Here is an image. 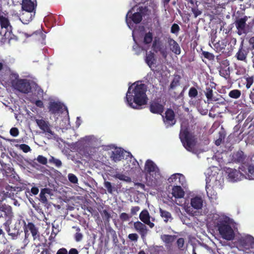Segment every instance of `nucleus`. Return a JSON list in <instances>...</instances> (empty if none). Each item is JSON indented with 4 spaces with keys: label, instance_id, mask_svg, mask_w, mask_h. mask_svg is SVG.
<instances>
[{
    "label": "nucleus",
    "instance_id": "nucleus-60",
    "mask_svg": "<svg viewBox=\"0 0 254 254\" xmlns=\"http://www.w3.org/2000/svg\"><path fill=\"white\" fill-rule=\"evenodd\" d=\"M184 244V240L183 238H179L177 241V245L179 248H182Z\"/></svg>",
    "mask_w": 254,
    "mask_h": 254
},
{
    "label": "nucleus",
    "instance_id": "nucleus-18",
    "mask_svg": "<svg viewBox=\"0 0 254 254\" xmlns=\"http://www.w3.org/2000/svg\"><path fill=\"white\" fill-rule=\"evenodd\" d=\"M240 170L244 174V178L249 180H254V166H242Z\"/></svg>",
    "mask_w": 254,
    "mask_h": 254
},
{
    "label": "nucleus",
    "instance_id": "nucleus-1",
    "mask_svg": "<svg viewBox=\"0 0 254 254\" xmlns=\"http://www.w3.org/2000/svg\"><path fill=\"white\" fill-rule=\"evenodd\" d=\"M146 86L141 82H136L128 87L126 93L125 102L127 105L135 109H140V107L148 102L146 92Z\"/></svg>",
    "mask_w": 254,
    "mask_h": 254
},
{
    "label": "nucleus",
    "instance_id": "nucleus-11",
    "mask_svg": "<svg viewBox=\"0 0 254 254\" xmlns=\"http://www.w3.org/2000/svg\"><path fill=\"white\" fill-rule=\"evenodd\" d=\"M241 247L245 250H249L254 253V237L249 234H243L238 240Z\"/></svg>",
    "mask_w": 254,
    "mask_h": 254
},
{
    "label": "nucleus",
    "instance_id": "nucleus-56",
    "mask_svg": "<svg viewBox=\"0 0 254 254\" xmlns=\"http://www.w3.org/2000/svg\"><path fill=\"white\" fill-rule=\"evenodd\" d=\"M128 238L132 241L136 242L138 240V236L135 233H132L128 235Z\"/></svg>",
    "mask_w": 254,
    "mask_h": 254
},
{
    "label": "nucleus",
    "instance_id": "nucleus-51",
    "mask_svg": "<svg viewBox=\"0 0 254 254\" xmlns=\"http://www.w3.org/2000/svg\"><path fill=\"white\" fill-rule=\"evenodd\" d=\"M180 30V27L177 24H173L171 27V32L172 33L177 34Z\"/></svg>",
    "mask_w": 254,
    "mask_h": 254
},
{
    "label": "nucleus",
    "instance_id": "nucleus-9",
    "mask_svg": "<svg viewBox=\"0 0 254 254\" xmlns=\"http://www.w3.org/2000/svg\"><path fill=\"white\" fill-rule=\"evenodd\" d=\"M39 128L42 130L45 136L49 139L55 137V134L52 130V126L49 121L44 119L43 117H39L38 118H34Z\"/></svg>",
    "mask_w": 254,
    "mask_h": 254
},
{
    "label": "nucleus",
    "instance_id": "nucleus-34",
    "mask_svg": "<svg viewBox=\"0 0 254 254\" xmlns=\"http://www.w3.org/2000/svg\"><path fill=\"white\" fill-rule=\"evenodd\" d=\"M155 60L154 54L153 53L149 52L146 53L145 61L150 67H151L152 65L154 64Z\"/></svg>",
    "mask_w": 254,
    "mask_h": 254
},
{
    "label": "nucleus",
    "instance_id": "nucleus-48",
    "mask_svg": "<svg viewBox=\"0 0 254 254\" xmlns=\"http://www.w3.org/2000/svg\"><path fill=\"white\" fill-rule=\"evenodd\" d=\"M68 180L73 184H77L78 183V179L76 176L71 173H69L68 174Z\"/></svg>",
    "mask_w": 254,
    "mask_h": 254
},
{
    "label": "nucleus",
    "instance_id": "nucleus-55",
    "mask_svg": "<svg viewBox=\"0 0 254 254\" xmlns=\"http://www.w3.org/2000/svg\"><path fill=\"white\" fill-rule=\"evenodd\" d=\"M120 218L122 221H126L129 220L130 217L128 214L123 212L120 214Z\"/></svg>",
    "mask_w": 254,
    "mask_h": 254
},
{
    "label": "nucleus",
    "instance_id": "nucleus-50",
    "mask_svg": "<svg viewBox=\"0 0 254 254\" xmlns=\"http://www.w3.org/2000/svg\"><path fill=\"white\" fill-rule=\"evenodd\" d=\"M37 161L43 165H46L48 162L47 159L42 155H39L37 158Z\"/></svg>",
    "mask_w": 254,
    "mask_h": 254
},
{
    "label": "nucleus",
    "instance_id": "nucleus-54",
    "mask_svg": "<svg viewBox=\"0 0 254 254\" xmlns=\"http://www.w3.org/2000/svg\"><path fill=\"white\" fill-rule=\"evenodd\" d=\"M191 11L192 12L194 17H197L202 13L201 11L199 10L197 7L192 8Z\"/></svg>",
    "mask_w": 254,
    "mask_h": 254
},
{
    "label": "nucleus",
    "instance_id": "nucleus-63",
    "mask_svg": "<svg viewBox=\"0 0 254 254\" xmlns=\"http://www.w3.org/2000/svg\"><path fill=\"white\" fill-rule=\"evenodd\" d=\"M139 210V207L138 206H134L131 208V212L132 214H135Z\"/></svg>",
    "mask_w": 254,
    "mask_h": 254
},
{
    "label": "nucleus",
    "instance_id": "nucleus-20",
    "mask_svg": "<svg viewBox=\"0 0 254 254\" xmlns=\"http://www.w3.org/2000/svg\"><path fill=\"white\" fill-rule=\"evenodd\" d=\"M204 200L201 196H195L190 199L191 206L194 209L199 210L202 208Z\"/></svg>",
    "mask_w": 254,
    "mask_h": 254
},
{
    "label": "nucleus",
    "instance_id": "nucleus-23",
    "mask_svg": "<svg viewBox=\"0 0 254 254\" xmlns=\"http://www.w3.org/2000/svg\"><path fill=\"white\" fill-rule=\"evenodd\" d=\"M21 17L19 19L25 24L29 23L33 19L35 15V11H29L23 10Z\"/></svg>",
    "mask_w": 254,
    "mask_h": 254
},
{
    "label": "nucleus",
    "instance_id": "nucleus-61",
    "mask_svg": "<svg viewBox=\"0 0 254 254\" xmlns=\"http://www.w3.org/2000/svg\"><path fill=\"white\" fill-rule=\"evenodd\" d=\"M56 254H68V253L65 248H62L58 251Z\"/></svg>",
    "mask_w": 254,
    "mask_h": 254
},
{
    "label": "nucleus",
    "instance_id": "nucleus-12",
    "mask_svg": "<svg viewBox=\"0 0 254 254\" xmlns=\"http://www.w3.org/2000/svg\"><path fill=\"white\" fill-rule=\"evenodd\" d=\"M248 19L247 16L237 19L235 22L239 35L246 34L249 32V25L246 24Z\"/></svg>",
    "mask_w": 254,
    "mask_h": 254
},
{
    "label": "nucleus",
    "instance_id": "nucleus-31",
    "mask_svg": "<svg viewBox=\"0 0 254 254\" xmlns=\"http://www.w3.org/2000/svg\"><path fill=\"white\" fill-rule=\"evenodd\" d=\"M50 193L51 190L50 189L44 188L42 189L39 194L40 201L43 203H47L48 202L47 196L50 194Z\"/></svg>",
    "mask_w": 254,
    "mask_h": 254
},
{
    "label": "nucleus",
    "instance_id": "nucleus-7",
    "mask_svg": "<svg viewBox=\"0 0 254 254\" xmlns=\"http://www.w3.org/2000/svg\"><path fill=\"white\" fill-rule=\"evenodd\" d=\"M144 8L142 6H133L126 15V23L130 29L133 27V23H139L142 20Z\"/></svg>",
    "mask_w": 254,
    "mask_h": 254
},
{
    "label": "nucleus",
    "instance_id": "nucleus-3",
    "mask_svg": "<svg viewBox=\"0 0 254 254\" xmlns=\"http://www.w3.org/2000/svg\"><path fill=\"white\" fill-rule=\"evenodd\" d=\"M206 174V190L209 198L211 200L216 199L218 190L222 189L224 179L222 172L216 167L209 168Z\"/></svg>",
    "mask_w": 254,
    "mask_h": 254
},
{
    "label": "nucleus",
    "instance_id": "nucleus-14",
    "mask_svg": "<svg viewBox=\"0 0 254 254\" xmlns=\"http://www.w3.org/2000/svg\"><path fill=\"white\" fill-rule=\"evenodd\" d=\"M14 89L23 93H28L31 91L30 81L26 79H22L14 83Z\"/></svg>",
    "mask_w": 254,
    "mask_h": 254
},
{
    "label": "nucleus",
    "instance_id": "nucleus-21",
    "mask_svg": "<svg viewBox=\"0 0 254 254\" xmlns=\"http://www.w3.org/2000/svg\"><path fill=\"white\" fill-rule=\"evenodd\" d=\"M1 206V211L4 213L5 221L11 222L14 217L12 207L6 204H2Z\"/></svg>",
    "mask_w": 254,
    "mask_h": 254
},
{
    "label": "nucleus",
    "instance_id": "nucleus-64",
    "mask_svg": "<svg viewBox=\"0 0 254 254\" xmlns=\"http://www.w3.org/2000/svg\"><path fill=\"white\" fill-rule=\"evenodd\" d=\"M249 97L252 102L254 104V89L251 91V93L249 95Z\"/></svg>",
    "mask_w": 254,
    "mask_h": 254
},
{
    "label": "nucleus",
    "instance_id": "nucleus-47",
    "mask_svg": "<svg viewBox=\"0 0 254 254\" xmlns=\"http://www.w3.org/2000/svg\"><path fill=\"white\" fill-rule=\"evenodd\" d=\"M19 235V233L18 229L12 230L8 234V235L10 236L13 240L16 239Z\"/></svg>",
    "mask_w": 254,
    "mask_h": 254
},
{
    "label": "nucleus",
    "instance_id": "nucleus-2",
    "mask_svg": "<svg viewBox=\"0 0 254 254\" xmlns=\"http://www.w3.org/2000/svg\"><path fill=\"white\" fill-rule=\"evenodd\" d=\"M209 219L210 223L217 228L222 238L228 241L234 239L236 224L233 219L224 215L216 213L211 215Z\"/></svg>",
    "mask_w": 254,
    "mask_h": 254
},
{
    "label": "nucleus",
    "instance_id": "nucleus-10",
    "mask_svg": "<svg viewBox=\"0 0 254 254\" xmlns=\"http://www.w3.org/2000/svg\"><path fill=\"white\" fill-rule=\"evenodd\" d=\"M227 180L230 182H237L244 178V174L242 170H237L230 168H224Z\"/></svg>",
    "mask_w": 254,
    "mask_h": 254
},
{
    "label": "nucleus",
    "instance_id": "nucleus-41",
    "mask_svg": "<svg viewBox=\"0 0 254 254\" xmlns=\"http://www.w3.org/2000/svg\"><path fill=\"white\" fill-rule=\"evenodd\" d=\"M104 186L105 188L107 190L108 193L112 194L113 191H115L116 188L114 186H112V184L106 180L104 182Z\"/></svg>",
    "mask_w": 254,
    "mask_h": 254
},
{
    "label": "nucleus",
    "instance_id": "nucleus-15",
    "mask_svg": "<svg viewBox=\"0 0 254 254\" xmlns=\"http://www.w3.org/2000/svg\"><path fill=\"white\" fill-rule=\"evenodd\" d=\"M49 112L52 114H56L63 112L66 110L67 113L66 107L59 101H51L49 106Z\"/></svg>",
    "mask_w": 254,
    "mask_h": 254
},
{
    "label": "nucleus",
    "instance_id": "nucleus-46",
    "mask_svg": "<svg viewBox=\"0 0 254 254\" xmlns=\"http://www.w3.org/2000/svg\"><path fill=\"white\" fill-rule=\"evenodd\" d=\"M77 232L75 233L74 236L75 240L76 242H80L83 238V235L80 233V229L79 227H77L76 229Z\"/></svg>",
    "mask_w": 254,
    "mask_h": 254
},
{
    "label": "nucleus",
    "instance_id": "nucleus-52",
    "mask_svg": "<svg viewBox=\"0 0 254 254\" xmlns=\"http://www.w3.org/2000/svg\"><path fill=\"white\" fill-rule=\"evenodd\" d=\"M10 134L14 137H16L19 134V130L16 127H12L10 130Z\"/></svg>",
    "mask_w": 254,
    "mask_h": 254
},
{
    "label": "nucleus",
    "instance_id": "nucleus-49",
    "mask_svg": "<svg viewBox=\"0 0 254 254\" xmlns=\"http://www.w3.org/2000/svg\"><path fill=\"white\" fill-rule=\"evenodd\" d=\"M205 95L208 101L211 102L213 96V91L210 88H206Z\"/></svg>",
    "mask_w": 254,
    "mask_h": 254
},
{
    "label": "nucleus",
    "instance_id": "nucleus-44",
    "mask_svg": "<svg viewBox=\"0 0 254 254\" xmlns=\"http://www.w3.org/2000/svg\"><path fill=\"white\" fill-rule=\"evenodd\" d=\"M125 153L128 154V156L129 157L130 161V162H132L133 165L132 168L136 169L137 167H139L138 162L133 157L132 155L129 152H125Z\"/></svg>",
    "mask_w": 254,
    "mask_h": 254
},
{
    "label": "nucleus",
    "instance_id": "nucleus-57",
    "mask_svg": "<svg viewBox=\"0 0 254 254\" xmlns=\"http://www.w3.org/2000/svg\"><path fill=\"white\" fill-rule=\"evenodd\" d=\"M235 0H225L224 2H223L221 3L218 4V7L225 8L226 5L230 3V2H233Z\"/></svg>",
    "mask_w": 254,
    "mask_h": 254
},
{
    "label": "nucleus",
    "instance_id": "nucleus-53",
    "mask_svg": "<svg viewBox=\"0 0 254 254\" xmlns=\"http://www.w3.org/2000/svg\"><path fill=\"white\" fill-rule=\"evenodd\" d=\"M19 148L20 149H21L23 152L25 153L28 152L31 150L30 147L25 144H20L19 146Z\"/></svg>",
    "mask_w": 254,
    "mask_h": 254
},
{
    "label": "nucleus",
    "instance_id": "nucleus-4",
    "mask_svg": "<svg viewBox=\"0 0 254 254\" xmlns=\"http://www.w3.org/2000/svg\"><path fill=\"white\" fill-rule=\"evenodd\" d=\"M180 138L184 147L189 151L194 154H198L206 151L207 147L198 150L196 147V141L195 136L188 131V129L184 126L181 125L180 133Z\"/></svg>",
    "mask_w": 254,
    "mask_h": 254
},
{
    "label": "nucleus",
    "instance_id": "nucleus-35",
    "mask_svg": "<svg viewBox=\"0 0 254 254\" xmlns=\"http://www.w3.org/2000/svg\"><path fill=\"white\" fill-rule=\"evenodd\" d=\"M153 39V34L152 32H149L145 34L144 37L143 39V44L144 46L146 47V48H148L150 47V45L151 44Z\"/></svg>",
    "mask_w": 254,
    "mask_h": 254
},
{
    "label": "nucleus",
    "instance_id": "nucleus-27",
    "mask_svg": "<svg viewBox=\"0 0 254 254\" xmlns=\"http://www.w3.org/2000/svg\"><path fill=\"white\" fill-rule=\"evenodd\" d=\"M139 219L145 224L148 225L151 228L154 226L153 223L150 221V216L147 210H142L139 215Z\"/></svg>",
    "mask_w": 254,
    "mask_h": 254
},
{
    "label": "nucleus",
    "instance_id": "nucleus-38",
    "mask_svg": "<svg viewBox=\"0 0 254 254\" xmlns=\"http://www.w3.org/2000/svg\"><path fill=\"white\" fill-rule=\"evenodd\" d=\"M9 79L11 83L12 86L14 87V83H17L21 79L19 78L18 74L15 71H11L9 75Z\"/></svg>",
    "mask_w": 254,
    "mask_h": 254
},
{
    "label": "nucleus",
    "instance_id": "nucleus-39",
    "mask_svg": "<svg viewBox=\"0 0 254 254\" xmlns=\"http://www.w3.org/2000/svg\"><path fill=\"white\" fill-rule=\"evenodd\" d=\"M115 179H119L120 180L125 181L126 182H130L131 179L130 177L120 173H117L113 176Z\"/></svg>",
    "mask_w": 254,
    "mask_h": 254
},
{
    "label": "nucleus",
    "instance_id": "nucleus-32",
    "mask_svg": "<svg viewBox=\"0 0 254 254\" xmlns=\"http://www.w3.org/2000/svg\"><path fill=\"white\" fill-rule=\"evenodd\" d=\"M26 228L31 233L34 240L39 239V234H38V229L33 223H28Z\"/></svg>",
    "mask_w": 254,
    "mask_h": 254
},
{
    "label": "nucleus",
    "instance_id": "nucleus-43",
    "mask_svg": "<svg viewBox=\"0 0 254 254\" xmlns=\"http://www.w3.org/2000/svg\"><path fill=\"white\" fill-rule=\"evenodd\" d=\"M49 162L51 164H54L55 166L59 168L62 166V161L57 158H54L53 156H51L49 159Z\"/></svg>",
    "mask_w": 254,
    "mask_h": 254
},
{
    "label": "nucleus",
    "instance_id": "nucleus-45",
    "mask_svg": "<svg viewBox=\"0 0 254 254\" xmlns=\"http://www.w3.org/2000/svg\"><path fill=\"white\" fill-rule=\"evenodd\" d=\"M198 94L197 90L194 87H191L189 91V96L191 98H195Z\"/></svg>",
    "mask_w": 254,
    "mask_h": 254
},
{
    "label": "nucleus",
    "instance_id": "nucleus-24",
    "mask_svg": "<svg viewBox=\"0 0 254 254\" xmlns=\"http://www.w3.org/2000/svg\"><path fill=\"white\" fill-rule=\"evenodd\" d=\"M150 110L152 113L161 114L164 111V106L157 101H153L150 104Z\"/></svg>",
    "mask_w": 254,
    "mask_h": 254
},
{
    "label": "nucleus",
    "instance_id": "nucleus-6",
    "mask_svg": "<svg viewBox=\"0 0 254 254\" xmlns=\"http://www.w3.org/2000/svg\"><path fill=\"white\" fill-rule=\"evenodd\" d=\"M0 25L1 27V31L0 34L2 36L1 42L3 44L15 39V36L12 32V26L10 25L9 21L6 17L0 16Z\"/></svg>",
    "mask_w": 254,
    "mask_h": 254
},
{
    "label": "nucleus",
    "instance_id": "nucleus-36",
    "mask_svg": "<svg viewBox=\"0 0 254 254\" xmlns=\"http://www.w3.org/2000/svg\"><path fill=\"white\" fill-rule=\"evenodd\" d=\"M160 213L161 216L163 218L164 221L167 223L168 221H171L173 219L171 214L166 210H164L161 208H160Z\"/></svg>",
    "mask_w": 254,
    "mask_h": 254
},
{
    "label": "nucleus",
    "instance_id": "nucleus-26",
    "mask_svg": "<svg viewBox=\"0 0 254 254\" xmlns=\"http://www.w3.org/2000/svg\"><path fill=\"white\" fill-rule=\"evenodd\" d=\"M247 55L248 52L243 48V46L242 44L238 51L236 54L235 57L238 60L242 61L247 64L248 62Z\"/></svg>",
    "mask_w": 254,
    "mask_h": 254
},
{
    "label": "nucleus",
    "instance_id": "nucleus-42",
    "mask_svg": "<svg viewBox=\"0 0 254 254\" xmlns=\"http://www.w3.org/2000/svg\"><path fill=\"white\" fill-rule=\"evenodd\" d=\"M241 95V91L238 89L232 90L230 91L229 93V97L233 99L239 98L240 97Z\"/></svg>",
    "mask_w": 254,
    "mask_h": 254
},
{
    "label": "nucleus",
    "instance_id": "nucleus-59",
    "mask_svg": "<svg viewBox=\"0 0 254 254\" xmlns=\"http://www.w3.org/2000/svg\"><path fill=\"white\" fill-rule=\"evenodd\" d=\"M213 159H215L217 161L220 166L223 164V160L222 158L218 156L215 155L214 157H213Z\"/></svg>",
    "mask_w": 254,
    "mask_h": 254
},
{
    "label": "nucleus",
    "instance_id": "nucleus-37",
    "mask_svg": "<svg viewBox=\"0 0 254 254\" xmlns=\"http://www.w3.org/2000/svg\"><path fill=\"white\" fill-rule=\"evenodd\" d=\"M244 84L246 85L247 89L251 88L254 82V76L247 75L244 77Z\"/></svg>",
    "mask_w": 254,
    "mask_h": 254
},
{
    "label": "nucleus",
    "instance_id": "nucleus-40",
    "mask_svg": "<svg viewBox=\"0 0 254 254\" xmlns=\"http://www.w3.org/2000/svg\"><path fill=\"white\" fill-rule=\"evenodd\" d=\"M161 238L166 244H169L172 243L175 240L176 236L164 234L161 235Z\"/></svg>",
    "mask_w": 254,
    "mask_h": 254
},
{
    "label": "nucleus",
    "instance_id": "nucleus-30",
    "mask_svg": "<svg viewBox=\"0 0 254 254\" xmlns=\"http://www.w3.org/2000/svg\"><path fill=\"white\" fill-rule=\"evenodd\" d=\"M135 33L136 31L134 30H133L132 35L135 44L133 46L132 48L133 51L135 52L136 54L138 55L141 52L142 50L147 51L148 50V48H146L145 46H144L142 47H141L138 45L135 37Z\"/></svg>",
    "mask_w": 254,
    "mask_h": 254
},
{
    "label": "nucleus",
    "instance_id": "nucleus-8",
    "mask_svg": "<svg viewBox=\"0 0 254 254\" xmlns=\"http://www.w3.org/2000/svg\"><path fill=\"white\" fill-rule=\"evenodd\" d=\"M101 143L99 138L93 135L85 136L81 138L75 143V146L80 151L87 150L90 146L99 145Z\"/></svg>",
    "mask_w": 254,
    "mask_h": 254
},
{
    "label": "nucleus",
    "instance_id": "nucleus-13",
    "mask_svg": "<svg viewBox=\"0 0 254 254\" xmlns=\"http://www.w3.org/2000/svg\"><path fill=\"white\" fill-rule=\"evenodd\" d=\"M172 194L174 197L172 201L178 205H182L183 201L181 200L185 195V192L180 186H174L172 188Z\"/></svg>",
    "mask_w": 254,
    "mask_h": 254
},
{
    "label": "nucleus",
    "instance_id": "nucleus-28",
    "mask_svg": "<svg viewBox=\"0 0 254 254\" xmlns=\"http://www.w3.org/2000/svg\"><path fill=\"white\" fill-rule=\"evenodd\" d=\"M21 5L22 10L35 11L36 4L31 0H22Z\"/></svg>",
    "mask_w": 254,
    "mask_h": 254
},
{
    "label": "nucleus",
    "instance_id": "nucleus-58",
    "mask_svg": "<svg viewBox=\"0 0 254 254\" xmlns=\"http://www.w3.org/2000/svg\"><path fill=\"white\" fill-rule=\"evenodd\" d=\"M11 223V222L5 221V223L3 224V225L5 227V230L7 232L8 234L11 231L9 228V225H10Z\"/></svg>",
    "mask_w": 254,
    "mask_h": 254
},
{
    "label": "nucleus",
    "instance_id": "nucleus-22",
    "mask_svg": "<svg viewBox=\"0 0 254 254\" xmlns=\"http://www.w3.org/2000/svg\"><path fill=\"white\" fill-rule=\"evenodd\" d=\"M164 122L167 127L172 126L175 124L174 112L171 109H168L165 112Z\"/></svg>",
    "mask_w": 254,
    "mask_h": 254
},
{
    "label": "nucleus",
    "instance_id": "nucleus-19",
    "mask_svg": "<svg viewBox=\"0 0 254 254\" xmlns=\"http://www.w3.org/2000/svg\"><path fill=\"white\" fill-rule=\"evenodd\" d=\"M134 228L141 235V238L144 239L147 235L148 229L145 224L141 222L137 221L134 223Z\"/></svg>",
    "mask_w": 254,
    "mask_h": 254
},
{
    "label": "nucleus",
    "instance_id": "nucleus-16",
    "mask_svg": "<svg viewBox=\"0 0 254 254\" xmlns=\"http://www.w3.org/2000/svg\"><path fill=\"white\" fill-rule=\"evenodd\" d=\"M168 180L170 183H174L175 186L182 185L184 186L186 184L185 176L180 173L172 175Z\"/></svg>",
    "mask_w": 254,
    "mask_h": 254
},
{
    "label": "nucleus",
    "instance_id": "nucleus-17",
    "mask_svg": "<svg viewBox=\"0 0 254 254\" xmlns=\"http://www.w3.org/2000/svg\"><path fill=\"white\" fill-rule=\"evenodd\" d=\"M227 41L226 39H223L219 41L216 43H214V41L211 40V43H209V45L217 53H224L226 47L227 45Z\"/></svg>",
    "mask_w": 254,
    "mask_h": 254
},
{
    "label": "nucleus",
    "instance_id": "nucleus-25",
    "mask_svg": "<svg viewBox=\"0 0 254 254\" xmlns=\"http://www.w3.org/2000/svg\"><path fill=\"white\" fill-rule=\"evenodd\" d=\"M124 151L121 148H116L112 151L111 158L115 162L121 161L124 158Z\"/></svg>",
    "mask_w": 254,
    "mask_h": 254
},
{
    "label": "nucleus",
    "instance_id": "nucleus-62",
    "mask_svg": "<svg viewBox=\"0 0 254 254\" xmlns=\"http://www.w3.org/2000/svg\"><path fill=\"white\" fill-rule=\"evenodd\" d=\"M31 192L34 195H36L39 192V189L37 187H32L31 190Z\"/></svg>",
    "mask_w": 254,
    "mask_h": 254
},
{
    "label": "nucleus",
    "instance_id": "nucleus-5",
    "mask_svg": "<svg viewBox=\"0 0 254 254\" xmlns=\"http://www.w3.org/2000/svg\"><path fill=\"white\" fill-rule=\"evenodd\" d=\"M145 171L147 181L151 184H155L161 178V173L156 164L150 160H147L145 164Z\"/></svg>",
    "mask_w": 254,
    "mask_h": 254
},
{
    "label": "nucleus",
    "instance_id": "nucleus-33",
    "mask_svg": "<svg viewBox=\"0 0 254 254\" xmlns=\"http://www.w3.org/2000/svg\"><path fill=\"white\" fill-rule=\"evenodd\" d=\"M222 64L225 65V67L223 68L222 66H221L219 70L220 75L222 77L226 78L229 74V62L227 60L224 61L222 63Z\"/></svg>",
    "mask_w": 254,
    "mask_h": 254
},
{
    "label": "nucleus",
    "instance_id": "nucleus-29",
    "mask_svg": "<svg viewBox=\"0 0 254 254\" xmlns=\"http://www.w3.org/2000/svg\"><path fill=\"white\" fill-rule=\"evenodd\" d=\"M168 44L171 51L176 55L181 54V48L179 45L174 39L170 38L168 40Z\"/></svg>",
    "mask_w": 254,
    "mask_h": 254
}]
</instances>
